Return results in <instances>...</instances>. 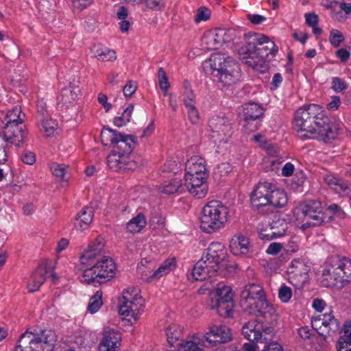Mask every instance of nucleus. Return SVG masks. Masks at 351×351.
I'll return each instance as SVG.
<instances>
[{"label": "nucleus", "instance_id": "f257e3e1", "mask_svg": "<svg viewBox=\"0 0 351 351\" xmlns=\"http://www.w3.org/2000/svg\"><path fill=\"white\" fill-rule=\"evenodd\" d=\"M330 122L323 107L311 104L295 111L293 128L303 138L326 142L334 138Z\"/></svg>", "mask_w": 351, "mask_h": 351}, {"label": "nucleus", "instance_id": "f03ea898", "mask_svg": "<svg viewBox=\"0 0 351 351\" xmlns=\"http://www.w3.org/2000/svg\"><path fill=\"white\" fill-rule=\"evenodd\" d=\"M240 306L247 315L265 318L275 313V309L269 304L262 287L256 283L245 285L240 293Z\"/></svg>", "mask_w": 351, "mask_h": 351}, {"label": "nucleus", "instance_id": "7ed1b4c3", "mask_svg": "<svg viewBox=\"0 0 351 351\" xmlns=\"http://www.w3.org/2000/svg\"><path fill=\"white\" fill-rule=\"evenodd\" d=\"M56 341L53 330L36 326L20 335L14 351H53Z\"/></svg>", "mask_w": 351, "mask_h": 351}, {"label": "nucleus", "instance_id": "20e7f679", "mask_svg": "<svg viewBox=\"0 0 351 351\" xmlns=\"http://www.w3.org/2000/svg\"><path fill=\"white\" fill-rule=\"evenodd\" d=\"M229 208L221 202L212 200L206 204L200 213V228L210 234L223 229L230 217Z\"/></svg>", "mask_w": 351, "mask_h": 351}, {"label": "nucleus", "instance_id": "39448f33", "mask_svg": "<svg viewBox=\"0 0 351 351\" xmlns=\"http://www.w3.org/2000/svg\"><path fill=\"white\" fill-rule=\"evenodd\" d=\"M211 74L217 77L223 86L234 84L240 76V69L237 62L230 57L223 55H213L209 59Z\"/></svg>", "mask_w": 351, "mask_h": 351}, {"label": "nucleus", "instance_id": "423d86ee", "mask_svg": "<svg viewBox=\"0 0 351 351\" xmlns=\"http://www.w3.org/2000/svg\"><path fill=\"white\" fill-rule=\"evenodd\" d=\"M234 293L230 287L223 285L211 291L209 293L208 306L223 317H232L234 314Z\"/></svg>", "mask_w": 351, "mask_h": 351}, {"label": "nucleus", "instance_id": "0eeeda50", "mask_svg": "<svg viewBox=\"0 0 351 351\" xmlns=\"http://www.w3.org/2000/svg\"><path fill=\"white\" fill-rule=\"evenodd\" d=\"M207 131L210 141L219 147L230 141L232 134V124L224 114H215L208 119Z\"/></svg>", "mask_w": 351, "mask_h": 351}, {"label": "nucleus", "instance_id": "6e6552de", "mask_svg": "<svg viewBox=\"0 0 351 351\" xmlns=\"http://www.w3.org/2000/svg\"><path fill=\"white\" fill-rule=\"evenodd\" d=\"M134 144L120 143V147L114 149L107 157L110 169L116 172L125 169H135L138 162L132 158L131 152Z\"/></svg>", "mask_w": 351, "mask_h": 351}, {"label": "nucleus", "instance_id": "1a4fd4ad", "mask_svg": "<svg viewBox=\"0 0 351 351\" xmlns=\"http://www.w3.org/2000/svg\"><path fill=\"white\" fill-rule=\"evenodd\" d=\"M297 220L305 221L304 227L320 225L324 219L322 204L318 201H308L299 204L293 210Z\"/></svg>", "mask_w": 351, "mask_h": 351}, {"label": "nucleus", "instance_id": "9d476101", "mask_svg": "<svg viewBox=\"0 0 351 351\" xmlns=\"http://www.w3.org/2000/svg\"><path fill=\"white\" fill-rule=\"evenodd\" d=\"M116 265H93L84 270L81 280L87 284H101L114 276Z\"/></svg>", "mask_w": 351, "mask_h": 351}, {"label": "nucleus", "instance_id": "9b49d317", "mask_svg": "<svg viewBox=\"0 0 351 351\" xmlns=\"http://www.w3.org/2000/svg\"><path fill=\"white\" fill-rule=\"evenodd\" d=\"M260 37L263 39L262 36L258 35H254L249 34L246 36V44L243 46L240 47L237 49V54L239 59L245 64L251 66L254 69L261 71L259 63L261 60L258 58L256 52V43L258 42V39L256 38Z\"/></svg>", "mask_w": 351, "mask_h": 351}, {"label": "nucleus", "instance_id": "f8f14e48", "mask_svg": "<svg viewBox=\"0 0 351 351\" xmlns=\"http://www.w3.org/2000/svg\"><path fill=\"white\" fill-rule=\"evenodd\" d=\"M47 278H50L53 283H56L58 277L55 272L53 265H40L32 273L27 287L29 293H34L39 290L41 285Z\"/></svg>", "mask_w": 351, "mask_h": 351}, {"label": "nucleus", "instance_id": "ddd939ff", "mask_svg": "<svg viewBox=\"0 0 351 351\" xmlns=\"http://www.w3.org/2000/svg\"><path fill=\"white\" fill-rule=\"evenodd\" d=\"M273 330L271 327H263V324L256 321L245 323L242 328V334L250 341L263 343L271 341Z\"/></svg>", "mask_w": 351, "mask_h": 351}, {"label": "nucleus", "instance_id": "4468645a", "mask_svg": "<svg viewBox=\"0 0 351 351\" xmlns=\"http://www.w3.org/2000/svg\"><path fill=\"white\" fill-rule=\"evenodd\" d=\"M104 246L105 243L101 237H97L90 241L80 256L81 263L94 261H96V263L113 262L112 258L109 256H103L98 258Z\"/></svg>", "mask_w": 351, "mask_h": 351}, {"label": "nucleus", "instance_id": "2eb2a0df", "mask_svg": "<svg viewBox=\"0 0 351 351\" xmlns=\"http://www.w3.org/2000/svg\"><path fill=\"white\" fill-rule=\"evenodd\" d=\"M185 171V178L193 179L197 177L208 179L209 176L205 160L198 156H193L186 161Z\"/></svg>", "mask_w": 351, "mask_h": 351}, {"label": "nucleus", "instance_id": "dca6fc26", "mask_svg": "<svg viewBox=\"0 0 351 351\" xmlns=\"http://www.w3.org/2000/svg\"><path fill=\"white\" fill-rule=\"evenodd\" d=\"M243 116V128L245 132H250L257 130V123L254 124L252 128L248 127L251 121H255L261 117L264 114V109L261 104L249 102L242 106Z\"/></svg>", "mask_w": 351, "mask_h": 351}, {"label": "nucleus", "instance_id": "f3484780", "mask_svg": "<svg viewBox=\"0 0 351 351\" xmlns=\"http://www.w3.org/2000/svg\"><path fill=\"white\" fill-rule=\"evenodd\" d=\"M101 140L106 146H114V149L120 147V143L134 144V138L130 135H125L114 130L110 128L104 127L101 132Z\"/></svg>", "mask_w": 351, "mask_h": 351}, {"label": "nucleus", "instance_id": "a211bd4d", "mask_svg": "<svg viewBox=\"0 0 351 351\" xmlns=\"http://www.w3.org/2000/svg\"><path fill=\"white\" fill-rule=\"evenodd\" d=\"M230 40V35L224 29H219L204 34L202 38V45L207 50H215Z\"/></svg>", "mask_w": 351, "mask_h": 351}, {"label": "nucleus", "instance_id": "6ab92c4d", "mask_svg": "<svg viewBox=\"0 0 351 351\" xmlns=\"http://www.w3.org/2000/svg\"><path fill=\"white\" fill-rule=\"evenodd\" d=\"M204 263H221L229 261L228 255L223 245L221 243L213 242L206 250L201 258Z\"/></svg>", "mask_w": 351, "mask_h": 351}, {"label": "nucleus", "instance_id": "aec40b11", "mask_svg": "<svg viewBox=\"0 0 351 351\" xmlns=\"http://www.w3.org/2000/svg\"><path fill=\"white\" fill-rule=\"evenodd\" d=\"M272 188L271 183L259 182L251 194L250 199L252 206L259 208L268 205Z\"/></svg>", "mask_w": 351, "mask_h": 351}, {"label": "nucleus", "instance_id": "412c9836", "mask_svg": "<svg viewBox=\"0 0 351 351\" xmlns=\"http://www.w3.org/2000/svg\"><path fill=\"white\" fill-rule=\"evenodd\" d=\"M24 128L23 125H8V126H3L1 136L6 143L14 145L16 147H21L27 136V132Z\"/></svg>", "mask_w": 351, "mask_h": 351}, {"label": "nucleus", "instance_id": "4be33fe9", "mask_svg": "<svg viewBox=\"0 0 351 351\" xmlns=\"http://www.w3.org/2000/svg\"><path fill=\"white\" fill-rule=\"evenodd\" d=\"M231 332L229 328L226 326H212L209 331L204 336L205 341L210 346H216L217 343H224L231 339Z\"/></svg>", "mask_w": 351, "mask_h": 351}, {"label": "nucleus", "instance_id": "5701e85b", "mask_svg": "<svg viewBox=\"0 0 351 351\" xmlns=\"http://www.w3.org/2000/svg\"><path fill=\"white\" fill-rule=\"evenodd\" d=\"M253 34L261 36L263 37L262 38H264L261 39L260 37L257 36L256 38L258 40L257 43H256V52L258 58L260 59L259 60H261L258 63L261 71H262V69L265 68V58H266L269 54L275 53L277 51V49H275L276 45L274 42L269 40L268 37L261 34L254 33Z\"/></svg>", "mask_w": 351, "mask_h": 351}, {"label": "nucleus", "instance_id": "b1692460", "mask_svg": "<svg viewBox=\"0 0 351 351\" xmlns=\"http://www.w3.org/2000/svg\"><path fill=\"white\" fill-rule=\"evenodd\" d=\"M121 334L115 330H105L99 344V351H117L121 346Z\"/></svg>", "mask_w": 351, "mask_h": 351}, {"label": "nucleus", "instance_id": "393cba45", "mask_svg": "<svg viewBox=\"0 0 351 351\" xmlns=\"http://www.w3.org/2000/svg\"><path fill=\"white\" fill-rule=\"evenodd\" d=\"M323 179L324 183L335 193L351 196V184L348 181L338 178L332 174H326Z\"/></svg>", "mask_w": 351, "mask_h": 351}, {"label": "nucleus", "instance_id": "a878e982", "mask_svg": "<svg viewBox=\"0 0 351 351\" xmlns=\"http://www.w3.org/2000/svg\"><path fill=\"white\" fill-rule=\"evenodd\" d=\"M208 179L201 178H185V186L189 192L197 198L204 197L208 191L207 182Z\"/></svg>", "mask_w": 351, "mask_h": 351}, {"label": "nucleus", "instance_id": "bb28decb", "mask_svg": "<svg viewBox=\"0 0 351 351\" xmlns=\"http://www.w3.org/2000/svg\"><path fill=\"white\" fill-rule=\"evenodd\" d=\"M230 249L234 256L246 254L250 249L249 239L242 234L234 236L230 242Z\"/></svg>", "mask_w": 351, "mask_h": 351}, {"label": "nucleus", "instance_id": "cd10ccee", "mask_svg": "<svg viewBox=\"0 0 351 351\" xmlns=\"http://www.w3.org/2000/svg\"><path fill=\"white\" fill-rule=\"evenodd\" d=\"M80 93V89L76 86H69L61 90L58 97V103L62 106H69L71 105L77 98Z\"/></svg>", "mask_w": 351, "mask_h": 351}, {"label": "nucleus", "instance_id": "c85d7f7f", "mask_svg": "<svg viewBox=\"0 0 351 351\" xmlns=\"http://www.w3.org/2000/svg\"><path fill=\"white\" fill-rule=\"evenodd\" d=\"M1 115L3 116V119L2 120V123L4 125L3 126H8V125H23V118L21 117L22 110L21 108L19 106H15L6 112H2Z\"/></svg>", "mask_w": 351, "mask_h": 351}, {"label": "nucleus", "instance_id": "c756f323", "mask_svg": "<svg viewBox=\"0 0 351 351\" xmlns=\"http://www.w3.org/2000/svg\"><path fill=\"white\" fill-rule=\"evenodd\" d=\"M93 217V209L90 207H84L77 214L74 223L75 228L80 230H84L88 228Z\"/></svg>", "mask_w": 351, "mask_h": 351}, {"label": "nucleus", "instance_id": "7c9ffc66", "mask_svg": "<svg viewBox=\"0 0 351 351\" xmlns=\"http://www.w3.org/2000/svg\"><path fill=\"white\" fill-rule=\"evenodd\" d=\"M315 321L319 322L320 324L326 328V332L330 331L335 332L339 329V322L332 314V311L329 309L326 312L317 316Z\"/></svg>", "mask_w": 351, "mask_h": 351}, {"label": "nucleus", "instance_id": "2f4dec72", "mask_svg": "<svg viewBox=\"0 0 351 351\" xmlns=\"http://www.w3.org/2000/svg\"><path fill=\"white\" fill-rule=\"evenodd\" d=\"M182 330L179 325L173 324L169 326L166 330L167 340L171 347L178 346L179 343H182Z\"/></svg>", "mask_w": 351, "mask_h": 351}, {"label": "nucleus", "instance_id": "473e14b6", "mask_svg": "<svg viewBox=\"0 0 351 351\" xmlns=\"http://www.w3.org/2000/svg\"><path fill=\"white\" fill-rule=\"evenodd\" d=\"M91 51L93 56L100 61H113L117 58L114 51L109 49L100 44L95 45Z\"/></svg>", "mask_w": 351, "mask_h": 351}, {"label": "nucleus", "instance_id": "72a5a7b5", "mask_svg": "<svg viewBox=\"0 0 351 351\" xmlns=\"http://www.w3.org/2000/svg\"><path fill=\"white\" fill-rule=\"evenodd\" d=\"M287 202L288 197L286 192L282 189H276L273 185L268 205H271L276 208H282L287 205Z\"/></svg>", "mask_w": 351, "mask_h": 351}, {"label": "nucleus", "instance_id": "f704fd0d", "mask_svg": "<svg viewBox=\"0 0 351 351\" xmlns=\"http://www.w3.org/2000/svg\"><path fill=\"white\" fill-rule=\"evenodd\" d=\"M147 225V219L143 213H138L136 216L132 218L125 226L126 231L130 233H138Z\"/></svg>", "mask_w": 351, "mask_h": 351}, {"label": "nucleus", "instance_id": "c9c22d12", "mask_svg": "<svg viewBox=\"0 0 351 351\" xmlns=\"http://www.w3.org/2000/svg\"><path fill=\"white\" fill-rule=\"evenodd\" d=\"M136 302H143L141 295V290L137 287H129L123 291L119 304L135 303Z\"/></svg>", "mask_w": 351, "mask_h": 351}, {"label": "nucleus", "instance_id": "e433bc0d", "mask_svg": "<svg viewBox=\"0 0 351 351\" xmlns=\"http://www.w3.org/2000/svg\"><path fill=\"white\" fill-rule=\"evenodd\" d=\"M212 267L213 270L210 271L208 265L206 267L202 266V265H194L191 275L195 280H204L217 272L215 265Z\"/></svg>", "mask_w": 351, "mask_h": 351}, {"label": "nucleus", "instance_id": "4c0bfd02", "mask_svg": "<svg viewBox=\"0 0 351 351\" xmlns=\"http://www.w3.org/2000/svg\"><path fill=\"white\" fill-rule=\"evenodd\" d=\"M143 302H136L135 303L119 304V312L122 315H130L136 319L140 313L141 307L143 306Z\"/></svg>", "mask_w": 351, "mask_h": 351}, {"label": "nucleus", "instance_id": "58836bf2", "mask_svg": "<svg viewBox=\"0 0 351 351\" xmlns=\"http://www.w3.org/2000/svg\"><path fill=\"white\" fill-rule=\"evenodd\" d=\"M182 180L180 178H173L170 181L164 182L160 190L165 194H172L178 192L182 189Z\"/></svg>", "mask_w": 351, "mask_h": 351}, {"label": "nucleus", "instance_id": "ea45409f", "mask_svg": "<svg viewBox=\"0 0 351 351\" xmlns=\"http://www.w3.org/2000/svg\"><path fill=\"white\" fill-rule=\"evenodd\" d=\"M335 280L339 279L342 282L351 281V265H337V270H334Z\"/></svg>", "mask_w": 351, "mask_h": 351}, {"label": "nucleus", "instance_id": "a19ab883", "mask_svg": "<svg viewBox=\"0 0 351 351\" xmlns=\"http://www.w3.org/2000/svg\"><path fill=\"white\" fill-rule=\"evenodd\" d=\"M40 126L47 136H53L58 129V122L50 117L40 118Z\"/></svg>", "mask_w": 351, "mask_h": 351}, {"label": "nucleus", "instance_id": "79ce46f5", "mask_svg": "<svg viewBox=\"0 0 351 351\" xmlns=\"http://www.w3.org/2000/svg\"><path fill=\"white\" fill-rule=\"evenodd\" d=\"M339 5L340 10L334 13L333 18L339 22H344L348 16H351V2L341 1Z\"/></svg>", "mask_w": 351, "mask_h": 351}, {"label": "nucleus", "instance_id": "37998d69", "mask_svg": "<svg viewBox=\"0 0 351 351\" xmlns=\"http://www.w3.org/2000/svg\"><path fill=\"white\" fill-rule=\"evenodd\" d=\"M92 342L82 336L75 337L73 345L70 348L69 351H90Z\"/></svg>", "mask_w": 351, "mask_h": 351}, {"label": "nucleus", "instance_id": "c03bdc74", "mask_svg": "<svg viewBox=\"0 0 351 351\" xmlns=\"http://www.w3.org/2000/svg\"><path fill=\"white\" fill-rule=\"evenodd\" d=\"M133 110L134 106L132 104H129L121 116L114 118V124L117 127H122L127 124L130 121Z\"/></svg>", "mask_w": 351, "mask_h": 351}, {"label": "nucleus", "instance_id": "a18cd8bd", "mask_svg": "<svg viewBox=\"0 0 351 351\" xmlns=\"http://www.w3.org/2000/svg\"><path fill=\"white\" fill-rule=\"evenodd\" d=\"M269 226L276 233L278 238L284 237L288 228L286 221L280 218L273 220Z\"/></svg>", "mask_w": 351, "mask_h": 351}, {"label": "nucleus", "instance_id": "49530a36", "mask_svg": "<svg viewBox=\"0 0 351 351\" xmlns=\"http://www.w3.org/2000/svg\"><path fill=\"white\" fill-rule=\"evenodd\" d=\"M102 304V292L97 291L90 299L88 311L92 314L95 313L99 311Z\"/></svg>", "mask_w": 351, "mask_h": 351}, {"label": "nucleus", "instance_id": "de8ad7c7", "mask_svg": "<svg viewBox=\"0 0 351 351\" xmlns=\"http://www.w3.org/2000/svg\"><path fill=\"white\" fill-rule=\"evenodd\" d=\"M337 343L351 346V320L343 324V328Z\"/></svg>", "mask_w": 351, "mask_h": 351}, {"label": "nucleus", "instance_id": "09e8293b", "mask_svg": "<svg viewBox=\"0 0 351 351\" xmlns=\"http://www.w3.org/2000/svg\"><path fill=\"white\" fill-rule=\"evenodd\" d=\"M189 82L185 81L184 82V91L183 94V104L185 107L189 105H194L195 96L193 90L189 87Z\"/></svg>", "mask_w": 351, "mask_h": 351}, {"label": "nucleus", "instance_id": "8fccbe9b", "mask_svg": "<svg viewBox=\"0 0 351 351\" xmlns=\"http://www.w3.org/2000/svg\"><path fill=\"white\" fill-rule=\"evenodd\" d=\"M215 267L220 271V273L224 276H232L237 271V265H215Z\"/></svg>", "mask_w": 351, "mask_h": 351}, {"label": "nucleus", "instance_id": "3c124183", "mask_svg": "<svg viewBox=\"0 0 351 351\" xmlns=\"http://www.w3.org/2000/svg\"><path fill=\"white\" fill-rule=\"evenodd\" d=\"M185 108H186V113L189 121L193 125L197 124L199 122L200 116L195 104L189 105Z\"/></svg>", "mask_w": 351, "mask_h": 351}, {"label": "nucleus", "instance_id": "603ef678", "mask_svg": "<svg viewBox=\"0 0 351 351\" xmlns=\"http://www.w3.org/2000/svg\"><path fill=\"white\" fill-rule=\"evenodd\" d=\"M67 166L63 164H58L53 162L51 165V171L53 176L60 178L61 180H64V176L66 172Z\"/></svg>", "mask_w": 351, "mask_h": 351}, {"label": "nucleus", "instance_id": "864d4df0", "mask_svg": "<svg viewBox=\"0 0 351 351\" xmlns=\"http://www.w3.org/2000/svg\"><path fill=\"white\" fill-rule=\"evenodd\" d=\"M258 235L261 239L265 241H271L278 238L276 233L272 230L269 226L265 228L258 227Z\"/></svg>", "mask_w": 351, "mask_h": 351}, {"label": "nucleus", "instance_id": "5fc2aeb1", "mask_svg": "<svg viewBox=\"0 0 351 351\" xmlns=\"http://www.w3.org/2000/svg\"><path fill=\"white\" fill-rule=\"evenodd\" d=\"M176 265H161L150 276L149 279H158L175 268Z\"/></svg>", "mask_w": 351, "mask_h": 351}, {"label": "nucleus", "instance_id": "6e6d98bb", "mask_svg": "<svg viewBox=\"0 0 351 351\" xmlns=\"http://www.w3.org/2000/svg\"><path fill=\"white\" fill-rule=\"evenodd\" d=\"M292 297L291 287L283 284L278 290V298L282 302L287 303Z\"/></svg>", "mask_w": 351, "mask_h": 351}, {"label": "nucleus", "instance_id": "4d7b16f0", "mask_svg": "<svg viewBox=\"0 0 351 351\" xmlns=\"http://www.w3.org/2000/svg\"><path fill=\"white\" fill-rule=\"evenodd\" d=\"M210 14L211 13L209 9L206 7H200L194 17V21L195 23H199L201 21H206L210 19Z\"/></svg>", "mask_w": 351, "mask_h": 351}, {"label": "nucleus", "instance_id": "13d9d810", "mask_svg": "<svg viewBox=\"0 0 351 351\" xmlns=\"http://www.w3.org/2000/svg\"><path fill=\"white\" fill-rule=\"evenodd\" d=\"M177 351H202L197 343L193 341H186L179 343Z\"/></svg>", "mask_w": 351, "mask_h": 351}, {"label": "nucleus", "instance_id": "bf43d9fd", "mask_svg": "<svg viewBox=\"0 0 351 351\" xmlns=\"http://www.w3.org/2000/svg\"><path fill=\"white\" fill-rule=\"evenodd\" d=\"M343 40L344 37L341 32L337 29H332L330 31L329 41L333 47H339Z\"/></svg>", "mask_w": 351, "mask_h": 351}, {"label": "nucleus", "instance_id": "052dcab7", "mask_svg": "<svg viewBox=\"0 0 351 351\" xmlns=\"http://www.w3.org/2000/svg\"><path fill=\"white\" fill-rule=\"evenodd\" d=\"M147 8L154 11H161L165 7V0H143Z\"/></svg>", "mask_w": 351, "mask_h": 351}, {"label": "nucleus", "instance_id": "680f3d73", "mask_svg": "<svg viewBox=\"0 0 351 351\" xmlns=\"http://www.w3.org/2000/svg\"><path fill=\"white\" fill-rule=\"evenodd\" d=\"M232 171V167L228 162H223L219 165L215 171V176L220 178L227 176Z\"/></svg>", "mask_w": 351, "mask_h": 351}, {"label": "nucleus", "instance_id": "e2e57ef3", "mask_svg": "<svg viewBox=\"0 0 351 351\" xmlns=\"http://www.w3.org/2000/svg\"><path fill=\"white\" fill-rule=\"evenodd\" d=\"M332 90L336 93L341 92L348 88L347 84L340 77H333L332 79Z\"/></svg>", "mask_w": 351, "mask_h": 351}, {"label": "nucleus", "instance_id": "0e129e2a", "mask_svg": "<svg viewBox=\"0 0 351 351\" xmlns=\"http://www.w3.org/2000/svg\"><path fill=\"white\" fill-rule=\"evenodd\" d=\"M158 84L160 89L169 88L170 84L165 70L160 68L158 71Z\"/></svg>", "mask_w": 351, "mask_h": 351}, {"label": "nucleus", "instance_id": "69168bd1", "mask_svg": "<svg viewBox=\"0 0 351 351\" xmlns=\"http://www.w3.org/2000/svg\"><path fill=\"white\" fill-rule=\"evenodd\" d=\"M136 270L138 274L143 280L146 282H150L152 280V279H149V276L152 275V271L147 267L146 265H138Z\"/></svg>", "mask_w": 351, "mask_h": 351}, {"label": "nucleus", "instance_id": "338daca9", "mask_svg": "<svg viewBox=\"0 0 351 351\" xmlns=\"http://www.w3.org/2000/svg\"><path fill=\"white\" fill-rule=\"evenodd\" d=\"M93 0H72L73 8L82 11L93 3Z\"/></svg>", "mask_w": 351, "mask_h": 351}, {"label": "nucleus", "instance_id": "774afa93", "mask_svg": "<svg viewBox=\"0 0 351 351\" xmlns=\"http://www.w3.org/2000/svg\"><path fill=\"white\" fill-rule=\"evenodd\" d=\"M263 343H264V347L261 351H283L282 346L276 342L267 341Z\"/></svg>", "mask_w": 351, "mask_h": 351}]
</instances>
